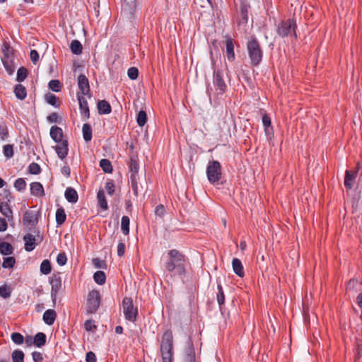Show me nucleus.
I'll return each mask as SVG.
<instances>
[{
	"mask_svg": "<svg viewBox=\"0 0 362 362\" xmlns=\"http://www.w3.org/2000/svg\"><path fill=\"white\" fill-rule=\"evenodd\" d=\"M83 137L86 142L91 141L93 137V131L90 125L88 123H86L82 127Z\"/></svg>",
	"mask_w": 362,
	"mask_h": 362,
	"instance_id": "bb28decb",
	"label": "nucleus"
},
{
	"mask_svg": "<svg viewBox=\"0 0 362 362\" xmlns=\"http://www.w3.org/2000/svg\"><path fill=\"white\" fill-rule=\"evenodd\" d=\"M165 214V209L163 204L158 205L155 209V214L159 217H163Z\"/></svg>",
	"mask_w": 362,
	"mask_h": 362,
	"instance_id": "bf43d9fd",
	"label": "nucleus"
},
{
	"mask_svg": "<svg viewBox=\"0 0 362 362\" xmlns=\"http://www.w3.org/2000/svg\"><path fill=\"white\" fill-rule=\"evenodd\" d=\"M23 240L25 242L24 248L27 252L33 251L36 245L40 244L42 240V237L39 235V231L36 236L28 233L23 236Z\"/></svg>",
	"mask_w": 362,
	"mask_h": 362,
	"instance_id": "1a4fd4ad",
	"label": "nucleus"
},
{
	"mask_svg": "<svg viewBox=\"0 0 362 362\" xmlns=\"http://www.w3.org/2000/svg\"><path fill=\"white\" fill-rule=\"evenodd\" d=\"M168 259L165 262V271L170 276L183 280L186 274V257L179 250L173 249L168 252Z\"/></svg>",
	"mask_w": 362,
	"mask_h": 362,
	"instance_id": "f257e3e1",
	"label": "nucleus"
},
{
	"mask_svg": "<svg viewBox=\"0 0 362 362\" xmlns=\"http://www.w3.org/2000/svg\"><path fill=\"white\" fill-rule=\"evenodd\" d=\"M100 295L98 291L92 290L89 292L87 299V313H96L100 305Z\"/></svg>",
	"mask_w": 362,
	"mask_h": 362,
	"instance_id": "0eeeda50",
	"label": "nucleus"
},
{
	"mask_svg": "<svg viewBox=\"0 0 362 362\" xmlns=\"http://www.w3.org/2000/svg\"><path fill=\"white\" fill-rule=\"evenodd\" d=\"M248 21V6L245 4H242L240 6V18L239 24H246Z\"/></svg>",
	"mask_w": 362,
	"mask_h": 362,
	"instance_id": "7c9ffc66",
	"label": "nucleus"
},
{
	"mask_svg": "<svg viewBox=\"0 0 362 362\" xmlns=\"http://www.w3.org/2000/svg\"><path fill=\"white\" fill-rule=\"evenodd\" d=\"M121 229L124 235L129 233V218L127 216H123L121 220Z\"/></svg>",
	"mask_w": 362,
	"mask_h": 362,
	"instance_id": "4c0bfd02",
	"label": "nucleus"
},
{
	"mask_svg": "<svg viewBox=\"0 0 362 362\" xmlns=\"http://www.w3.org/2000/svg\"><path fill=\"white\" fill-rule=\"evenodd\" d=\"M232 267L234 273L239 277H243L245 275L243 265L241 261L238 258H233L232 261Z\"/></svg>",
	"mask_w": 362,
	"mask_h": 362,
	"instance_id": "5701e85b",
	"label": "nucleus"
},
{
	"mask_svg": "<svg viewBox=\"0 0 362 362\" xmlns=\"http://www.w3.org/2000/svg\"><path fill=\"white\" fill-rule=\"evenodd\" d=\"M0 212L3 216L8 218V221H13V211L9 206V202H0Z\"/></svg>",
	"mask_w": 362,
	"mask_h": 362,
	"instance_id": "dca6fc26",
	"label": "nucleus"
},
{
	"mask_svg": "<svg viewBox=\"0 0 362 362\" xmlns=\"http://www.w3.org/2000/svg\"><path fill=\"white\" fill-rule=\"evenodd\" d=\"M358 284V280L356 279H351L349 281L347 284V289L349 290H356V286Z\"/></svg>",
	"mask_w": 362,
	"mask_h": 362,
	"instance_id": "e2e57ef3",
	"label": "nucleus"
},
{
	"mask_svg": "<svg viewBox=\"0 0 362 362\" xmlns=\"http://www.w3.org/2000/svg\"><path fill=\"white\" fill-rule=\"evenodd\" d=\"M217 288H218V293L216 294V300L219 305L220 310H221L222 306L224 305V303H225V296H224L223 287L221 285V284H218Z\"/></svg>",
	"mask_w": 362,
	"mask_h": 362,
	"instance_id": "473e14b6",
	"label": "nucleus"
},
{
	"mask_svg": "<svg viewBox=\"0 0 362 362\" xmlns=\"http://www.w3.org/2000/svg\"><path fill=\"white\" fill-rule=\"evenodd\" d=\"M0 253L3 255H10L13 253V246L7 242L0 243Z\"/></svg>",
	"mask_w": 362,
	"mask_h": 362,
	"instance_id": "c85d7f7f",
	"label": "nucleus"
},
{
	"mask_svg": "<svg viewBox=\"0 0 362 362\" xmlns=\"http://www.w3.org/2000/svg\"><path fill=\"white\" fill-rule=\"evenodd\" d=\"M51 138L56 143H60L61 141H64V133L63 130L61 127L58 126H52L50 129L49 132Z\"/></svg>",
	"mask_w": 362,
	"mask_h": 362,
	"instance_id": "4468645a",
	"label": "nucleus"
},
{
	"mask_svg": "<svg viewBox=\"0 0 362 362\" xmlns=\"http://www.w3.org/2000/svg\"><path fill=\"white\" fill-rule=\"evenodd\" d=\"M226 49L227 59L230 62L235 59L234 45L233 40L230 37H226Z\"/></svg>",
	"mask_w": 362,
	"mask_h": 362,
	"instance_id": "a211bd4d",
	"label": "nucleus"
},
{
	"mask_svg": "<svg viewBox=\"0 0 362 362\" xmlns=\"http://www.w3.org/2000/svg\"><path fill=\"white\" fill-rule=\"evenodd\" d=\"M12 290L6 284L0 286V296L4 299L8 298L11 295Z\"/></svg>",
	"mask_w": 362,
	"mask_h": 362,
	"instance_id": "c03bdc74",
	"label": "nucleus"
},
{
	"mask_svg": "<svg viewBox=\"0 0 362 362\" xmlns=\"http://www.w3.org/2000/svg\"><path fill=\"white\" fill-rule=\"evenodd\" d=\"M70 49L73 54L79 55L82 53L83 47L78 40H74L71 42Z\"/></svg>",
	"mask_w": 362,
	"mask_h": 362,
	"instance_id": "c756f323",
	"label": "nucleus"
},
{
	"mask_svg": "<svg viewBox=\"0 0 362 362\" xmlns=\"http://www.w3.org/2000/svg\"><path fill=\"white\" fill-rule=\"evenodd\" d=\"M2 63L8 74L12 75L15 71L13 59H2Z\"/></svg>",
	"mask_w": 362,
	"mask_h": 362,
	"instance_id": "e433bc0d",
	"label": "nucleus"
},
{
	"mask_svg": "<svg viewBox=\"0 0 362 362\" xmlns=\"http://www.w3.org/2000/svg\"><path fill=\"white\" fill-rule=\"evenodd\" d=\"M45 98L47 103L55 107H58L60 105V103L59 102V98L52 93H47L45 96Z\"/></svg>",
	"mask_w": 362,
	"mask_h": 362,
	"instance_id": "72a5a7b5",
	"label": "nucleus"
},
{
	"mask_svg": "<svg viewBox=\"0 0 362 362\" xmlns=\"http://www.w3.org/2000/svg\"><path fill=\"white\" fill-rule=\"evenodd\" d=\"M28 171L30 174L38 175L41 172V168L39 164L36 163H32L28 166Z\"/></svg>",
	"mask_w": 362,
	"mask_h": 362,
	"instance_id": "3c124183",
	"label": "nucleus"
},
{
	"mask_svg": "<svg viewBox=\"0 0 362 362\" xmlns=\"http://www.w3.org/2000/svg\"><path fill=\"white\" fill-rule=\"evenodd\" d=\"M95 354L93 351H88L86 356V362H96Z\"/></svg>",
	"mask_w": 362,
	"mask_h": 362,
	"instance_id": "69168bd1",
	"label": "nucleus"
},
{
	"mask_svg": "<svg viewBox=\"0 0 362 362\" xmlns=\"http://www.w3.org/2000/svg\"><path fill=\"white\" fill-rule=\"evenodd\" d=\"M160 354L163 362H172L173 356V337L170 330H166L162 335Z\"/></svg>",
	"mask_w": 362,
	"mask_h": 362,
	"instance_id": "f03ea898",
	"label": "nucleus"
},
{
	"mask_svg": "<svg viewBox=\"0 0 362 362\" xmlns=\"http://www.w3.org/2000/svg\"><path fill=\"white\" fill-rule=\"evenodd\" d=\"M30 193L35 197H42L45 196V191L42 185L38 182L30 184Z\"/></svg>",
	"mask_w": 362,
	"mask_h": 362,
	"instance_id": "6ab92c4d",
	"label": "nucleus"
},
{
	"mask_svg": "<svg viewBox=\"0 0 362 362\" xmlns=\"http://www.w3.org/2000/svg\"><path fill=\"white\" fill-rule=\"evenodd\" d=\"M223 71L219 69H214L213 74V83L218 94H223L227 89V85L223 78Z\"/></svg>",
	"mask_w": 362,
	"mask_h": 362,
	"instance_id": "6e6552de",
	"label": "nucleus"
},
{
	"mask_svg": "<svg viewBox=\"0 0 362 362\" xmlns=\"http://www.w3.org/2000/svg\"><path fill=\"white\" fill-rule=\"evenodd\" d=\"M296 21L293 18H288L286 21H281L277 27V33L281 37H293L297 38L296 33Z\"/></svg>",
	"mask_w": 362,
	"mask_h": 362,
	"instance_id": "20e7f679",
	"label": "nucleus"
},
{
	"mask_svg": "<svg viewBox=\"0 0 362 362\" xmlns=\"http://www.w3.org/2000/svg\"><path fill=\"white\" fill-rule=\"evenodd\" d=\"M32 358L34 362H42L43 360L42 354L36 351L32 353Z\"/></svg>",
	"mask_w": 362,
	"mask_h": 362,
	"instance_id": "680f3d73",
	"label": "nucleus"
},
{
	"mask_svg": "<svg viewBox=\"0 0 362 362\" xmlns=\"http://www.w3.org/2000/svg\"><path fill=\"white\" fill-rule=\"evenodd\" d=\"M47 119L49 123L60 124L62 122V117L57 112L51 113L47 116Z\"/></svg>",
	"mask_w": 362,
	"mask_h": 362,
	"instance_id": "603ef678",
	"label": "nucleus"
},
{
	"mask_svg": "<svg viewBox=\"0 0 362 362\" xmlns=\"http://www.w3.org/2000/svg\"><path fill=\"white\" fill-rule=\"evenodd\" d=\"M49 284L51 285V298L53 302H55L57 293L62 287L61 277L54 276V277L50 278Z\"/></svg>",
	"mask_w": 362,
	"mask_h": 362,
	"instance_id": "f8f14e48",
	"label": "nucleus"
},
{
	"mask_svg": "<svg viewBox=\"0 0 362 362\" xmlns=\"http://www.w3.org/2000/svg\"><path fill=\"white\" fill-rule=\"evenodd\" d=\"M247 50L251 65L253 66H259L263 58V51L259 42L255 37H251L248 40Z\"/></svg>",
	"mask_w": 362,
	"mask_h": 362,
	"instance_id": "7ed1b4c3",
	"label": "nucleus"
},
{
	"mask_svg": "<svg viewBox=\"0 0 362 362\" xmlns=\"http://www.w3.org/2000/svg\"><path fill=\"white\" fill-rule=\"evenodd\" d=\"M127 75L132 80H135L139 76V70L136 67H130L127 71Z\"/></svg>",
	"mask_w": 362,
	"mask_h": 362,
	"instance_id": "6e6d98bb",
	"label": "nucleus"
},
{
	"mask_svg": "<svg viewBox=\"0 0 362 362\" xmlns=\"http://www.w3.org/2000/svg\"><path fill=\"white\" fill-rule=\"evenodd\" d=\"M3 153L4 156L9 159L14 155L13 146L11 144H6L3 146Z\"/></svg>",
	"mask_w": 362,
	"mask_h": 362,
	"instance_id": "de8ad7c7",
	"label": "nucleus"
},
{
	"mask_svg": "<svg viewBox=\"0 0 362 362\" xmlns=\"http://www.w3.org/2000/svg\"><path fill=\"white\" fill-rule=\"evenodd\" d=\"M207 178L210 183L218 182L221 177V166L218 161L213 160L209 163L206 168Z\"/></svg>",
	"mask_w": 362,
	"mask_h": 362,
	"instance_id": "423d86ee",
	"label": "nucleus"
},
{
	"mask_svg": "<svg viewBox=\"0 0 362 362\" xmlns=\"http://www.w3.org/2000/svg\"><path fill=\"white\" fill-rule=\"evenodd\" d=\"M8 132L7 129V126L5 122L1 119H0V138L1 140L4 141L8 138Z\"/></svg>",
	"mask_w": 362,
	"mask_h": 362,
	"instance_id": "37998d69",
	"label": "nucleus"
},
{
	"mask_svg": "<svg viewBox=\"0 0 362 362\" xmlns=\"http://www.w3.org/2000/svg\"><path fill=\"white\" fill-rule=\"evenodd\" d=\"M28 76V70L26 68L22 66L18 69L16 81L18 82L23 81Z\"/></svg>",
	"mask_w": 362,
	"mask_h": 362,
	"instance_id": "a18cd8bd",
	"label": "nucleus"
},
{
	"mask_svg": "<svg viewBox=\"0 0 362 362\" xmlns=\"http://www.w3.org/2000/svg\"><path fill=\"white\" fill-rule=\"evenodd\" d=\"M147 122V115L144 110H140L136 116V122L139 127H143Z\"/></svg>",
	"mask_w": 362,
	"mask_h": 362,
	"instance_id": "79ce46f5",
	"label": "nucleus"
},
{
	"mask_svg": "<svg viewBox=\"0 0 362 362\" xmlns=\"http://www.w3.org/2000/svg\"><path fill=\"white\" fill-rule=\"evenodd\" d=\"M55 217L57 226H60L65 222L66 214L63 207L60 206L57 209Z\"/></svg>",
	"mask_w": 362,
	"mask_h": 362,
	"instance_id": "393cba45",
	"label": "nucleus"
},
{
	"mask_svg": "<svg viewBox=\"0 0 362 362\" xmlns=\"http://www.w3.org/2000/svg\"><path fill=\"white\" fill-rule=\"evenodd\" d=\"M129 167L130 175L131 174L138 175L139 163H138V160L136 158H135L134 157H131L130 160H129Z\"/></svg>",
	"mask_w": 362,
	"mask_h": 362,
	"instance_id": "a19ab883",
	"label": "nucleus"
},
{
	"mask_svg": "<svg viewBox=\"0 0 362 362\" xmlns=\"http://www.w3.org/2000/svg\"><path fill=\"white\" fill-rule=\"evenodd\" d=\"M84 328L87 332H94L97 329L95 322L92 320H87L84 323Z\"/></svg>",
	"mask_w": 362,
	"mask_h": 362,
	"instance_id": "5fc2aeb1",
	"label": "nucleus"
},
{
	"mask_svg": "<svg viewBox=\"0 0 362 362\" xmlns=\"http://www.w3.org/2000/svg\"><path fill=\"white\" fill-rule=\"evenodd\" d=\"M2 53L4 54L2 59H13V49L9 45H4Z\"/></svg>",
	"mask_w": 362,
	"mask_h": 362,
	"instance_id": "2f4dec72",
	"label": "nucleus"
},
{
	"mask_svg": "<svg viewBox=\"0 0 362 362\" xmlns=\"http://www.w3.org/2000/svg\"><path fill=\"white\" fill-rule=\"evenodd\" d=\"M59 144L54 146L58 157L61 160H64L68 155L69 153V143L66 139L58 143Z\"/></svg>",
	"mask_w": 362,
	"mask_h": 362,
	"instance_id": "ddd939ff",
	"label": "nucleus"
},
{
	"mask_svg": "<svg viewBox=\"0 0 362 362\" xmlns=\"http://www.w3.org/2000/svg\"><path fill=\"white\" fill-rule=\"evenodd\" d=\"M78 100L81 115L85 116L86 119H88L90 117V110L86 99L83 96L78 95Z\"/></svg>",
	"mask_w": 362,
	"mask_h": 362,
	"instance_id": "2eb2a0df",
	"label": "nucleus"
},
{
	"mask_svg": "<svg viewBox=\"0 0 362 362\" xmlns=\"http://www.w3.org/2000/svg\"><path fill=\"white\" fill-rule=\"evenodd\" d=\"M64 197L67 202L75 204L78 202V195L76 190L71 187H68L64 192Z\"/></svg>",
	"mask_w": 362,
	"mask_h": 362,
	"instance_id": "412c9836",
	"label": "nucleus"
},
{
	"mask_svg": "<svg viewBox=\"0 0 362 362\" xmlns=\"http://www.w3.org/2000/svg\"><path fill=\"white\" fill-rule=\"evenodd\" d=\"M187 344V347L185 349V354H190V355L195 356L194 345H193V342L191 340V339H188Z\"/></svg>",
	"mask_w": 362,
	"mask_h": 362,
	"instance_id": "13d9d810",
	"label": "nucleus"
},
{
	"mask_svg": "<svg viewBox=\"0 0 362 362\" xmlns=\"http://www.w3.org/2000/svg\"><path fill=\"white\" fill-rule=\"evenodd\" d=\"M100 167L105 173H111L112 172V166L111 162L106 158L100 160Z\"/></svg>",
	"mask_w": 362,
	"mask_h": 362,
	"instance_id": "f704fd0d",
	"label": "nucleus"
},
{
	"mask_svg": "<svg viewBox=\"0 0 362 362\" xmlns=\"http://www.w3.org/2000/svg\"><path fill=\"white\" fill-rule=\"evenodd\" d=\"M67 262V257L64 252H60L57 257V262L60 266H64Z\"/></svg>",
	"mask_w": 362,
	"mask_h": 362,
	"instance_id": "4d7b16f0",
	"label": "nucleus"
},
{
	"mask_svg": "<svg viewBox=\"0 0 362 362\" xmlns=\"http://www.w3.org/2000/svg\"><path fill=\"white\" fill-rule=\"evenodd\" d=\"M57 313L53 309L47 310L42 316L44 322L47 325H52L56 320Z\"/></svg>",
	"mask_w": 362,
	"mask_h": 362,
	"instance_id": "aec40b11",
	"label": "nucleus"
},
{
	"mask_svg": "<svg viewBox=\"0 0 362 362\" xmlns=\"http://www.w3.org/2000/svg\"><path fill=\"white\" fill-rule=\"evenodd\" d=\"M357 172H351L350 170H346L344 177V186L346 189H351L354 187L355 180L356 177Z\"/></svg>",
	"mask_w": 362,
	"mask_h": 362,
	"instance_id": "f3484780",
	"label": "nucleus"
},
{
	"mask_svg": "<svg viewBox=\"0 0 362 362\" xmlns=\"http://www.w3.org/2000/svg\"><path fill=\"white\" fill-rule=\"evenodd\" d=\"M97 108L100 115H107L112 111L110 103L105 100H99L97 103Z\"/></svg>",
	"mask_w": 362,
	"mask_h": 362,
	"instance_id": "4be33fe9",
	"label": "nucleus"
},
{
	"mask_svg": "<svg viewBox=\"0 0 362 362\" xmlns=\"http://www.w3.org/2000/svg\"><path fill=\"white\" fill-rule=\"evenodd\" d=\"M115 184L112 181L107 182L105 183V189L110 195H113L115 193Z\"/></svg>",
	"mask_w": 362,
	"mask_h": 362,
	"instance_id": "052dcab7",
	"label": "nucleus"
},
{
	"mask_svg": "<svg viewBox=\"0 0 362 362\" xmlns=\"http://www.w3.org/2000/svg\"><path fill=\"white\" fill-rule=\"evenodd\" d=\"M95 282L99 285H103L106 281V276L104 272L97 271L93 275Z\"/></svg>",
	"mask_w": 362,
	"mask_h": 362,
	"instance_id": "58836bf2",
	"label": "nucleus"
},
{
	"mask_svg": "<svg viewBox=\"0 0 362 362\" xmlns=\"http://www.w3.org/2000/svg\"><path fill=\"white\" fill-rule=\"evenodd\" d=\"M125 252V244L123 242H120L117 245V255L119 257H122Z\"/></svg>",
	"mask_w": 362,
	"mask_h": 362,
	"instance_id": "0e129e2a",
	"label": "nucleus"
},
{
	"mask_svg": "<svg viewBox=\"0 0 362 362\" xmlns=\"http://www.w3.org/2000/svg\"><path fill=\"white\" fill-rule=\"evenodd\" d=\"M78 86L81 93V94L84 95L88 96V98L91 97L90 93V86L89 81L87 77L83 74H80L77 78Z\"/></svg>",
	"mask_w": 362,
	"mask_h": 362,
	"instance_id": "9b49d317",
	"label": "nucleus"
},
{
	"mask_svg": "<svg viewBox=\"0 0 362 362\" xmlns=\"http://www.w3.org/2000/svg\"><path fill=\"white\" fill-rule=\"evenodd\" d=\"M122 309L124 317L127 320L135 322L137 319L138 310L133 303L131 298L125 297L122 300Z\"/></svg>",
	"mask_w": 362,
	"mask_h": 362,
	"instance_id": "39448f33",
	"label": "nucleus"
},
{
	"mask_svg": "<svg viewBox=\"0 0 362 362\" xmlns=\"http://www.w3.org/2000/svg\"><path fill=\"white\" fill-rule=\"evenodd\" d=\"M13 342L17 345H21L24 342V337L19 332H13L11 335Z\"/></svg>",
	"mask_w": 362,
	"mask_h": 362,
	"instance_id": "09e8293b",
	"label": "nucleus"
},
{
	"mask_svg": "<svg viewBox=\"0 0 362 362\" xmlns=\"http://www.w3.org/2000/svg\"><path fill=\"white\" fill-rule=\"evenodd\" d=\"M48 87L54 92H59L62 88V84L59 80H51L48 83Z\"/></svg>",
	"mask_w": 362,
	"mask_h": 362,
	"instance_id": "49530a36",
	"label": "nucleus"
},
{
	"mask_svg": "<svg viewBox=\"0 0 362 362\" xmlns=\"http://www.w3.org/2000/svg\"><path fill=\"white\" fill-rule=\"evenodd\" d=\"M40 270L43 274H49L52 270L50 262L48 259H44L40 264Z\"/></svg>",
	"mask_w": 362,
	"mask_h": 362,
	"instance_id": "ea45409f",
	"label": "nucleus"
},
{
	"mask_svg": "<svg viewBox=\"0 0 362 362\" xmlns=\"http://www.w3.org/2000/svg\"><path fill=\"white\" fill-rule=\"evenodd\" d=\"M40 216V211L28 210L24 213L23 218V223L24 226H30V228L35 227Z\"/></svg>",
	"mask_w": 362,
	"mask_h": 362,
	"instance_id": "9d476101",
	"label": "nucleus"
},
{
	"mask_svg": "<svg viewBox=\"0 0 362 362\" xmlns=\"http://www.w3.org/2000/svg\"><path fill=\"white\" fill-rule=\"evenodd\" d=\"M16 264V259L13 257L4 258L2 267L4 268H13Z\"/></svg>",
	"mask_w": 362,
	"mask_h": 362,
	"instance_id": "8fccbe9b",
	"label": "nucleus"
},
{
	"mask_svg": "<svg viewBox=\"0 0 362 362\" xmlns=\"http://www.w3.org/2000/svg\"><path fill=\"white\" fill-rule=\"evenodd\" d=\"M14 93L16 97L19 100H24L27 96V91L22 84H17L14 88Z\"/></svg>",
	"mask_w": 362,
	"mask_h": 362,
	"instance_id": "a878e982",
	"label": "nucleus"
},
{
	"mask_svg": "<svg viewBox=\"0 0 362 362\" xmlns=\"http://www.w3.org/2000/svg\"><path fill=\"white\" fill-rule=\"evenodd\" d=\"M25 187L26 182L23 178H18L14 182V187L19 192L24 190Z\"/></svg>",
	"mask_w": 362,
	"mask_h": 362,
	"instance_id": "864d4df0",
	"label": "nucleus"
},
{
	"mask_svg": "<svg viewBox=\"0 0 362 362\" xmlns=\"http://www.w3.org/2000/svg\"><path fill=\"white\" fill-rule=\"evenodd\" d=\"M47 337L43 332H37L33 337L34 345L39 348L45 345Z\"/></svg>",
	"mask_w": 362,
	"mask_h": 362,
	"instance_id": "b1692460",
	"label": "nucleus"
},
{
	"mask_svg": "<svg viewBox=\"0 0 362 362\" xmlns=\"http://www.w3.org/2000/svg\"><path fill=\"white\" fill-rule=\"evenodd\" d=\"M30 59L34 63L36 64V62L39 59V54L35 49H32L30 53Z\"/></svg>",
	"mask_w": 362,
	"mask_h": 362,
	"instance_id": "774afa93",
	"label": "nucleus"
},
{
	"mask_svg": "<svg viewBox=\"0 0 362 362\" xmlns=\"http://www.w3.org/2000/svg\"><path fill=\"white\" fill-rule=\"evenodd\" d=\"M25 354L20 349L14 350L11 354L12 362H24Z\"/></svg>",
	"mask_w": 362,
	"mask_h": 362,
	"instance_id": "c9c22d12",
	"label": "nucleus"
},
{
	"mask_svg": "<svg viewBox=\"0 0 362 362\" xmlns=\"http://www.w3.org/2000/svg\"><path fill=\"white\" fill-rule=\"evenodd\" d=\"M262 123H263L264 127H272L271 118L267 114H264L262 116Z\"/></svg>",
	"mask_w": 362,
	"mask_h": 362,
	"instance_id": "338daca9",
	"label": "nucleus"
},
{
	"mask_svg": "<svg viewBox=\"0 0 362 362\" xmlns=\"http://www.w3.org/2000/svg\"><path fill=\"white\" fill-rule=\"evenodd\" d=\"M97 199L98 202V205L103 210H107L108 209L107 202L105 198V192L103 189H100L97 194Z\"/></svg>",
	"mask_w": 362,
	"mask_h": 362,
	"instance_id": "cd10ccee",
	"label": "nucleus"
}]
</instances>
